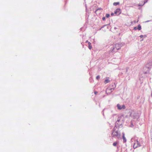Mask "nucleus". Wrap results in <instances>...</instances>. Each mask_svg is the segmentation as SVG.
Returning a JSON list of instances; mask_svg holds the SVG:
<instances>
[{
    "instance_id": "nucleus-1",
    "label": "nucleus",
    "mask_w": 152,
    "mask_h": 152,
    "mask_svg": "<svg viewBox=\"0 0 152 152\" xmlns=\"http://www.w3.org/2000/svg\"><path fill=\"white\" fill-rule=\"evenodd\" d=\"M124 117L123 115L119 116L115 124V127L119 128L124 123Z\"/></svg>"
},
{
    "instance_id": "nucleus-2",
    "label": "nucleus",
    "mask_w": 152,
    "mask_h": 152,
    "mask_svg": "<svg viewBox=\"0 0 152 152\" xmlns=\"http://www.w3.org/2000/svg\"><path fill=\"white\" fill-rule=\"evenodd\" d=\"M121 48L120 47L119 44H118V43H116L113 46L111 47L110 50V52L115 53L116 51V50H115V49H116V50H119Z\"/></svg>"
},
{
    "instance_id": "nucleus-3",
    "label": "nucleus",
    "mask_w": 152,
    "mask_h": 152,
    "mask_svg": "<svg viewBox=\"0 0 152 152\" xmlns=\"http://www.w3.org/2000/svg\"><path fill=\"white\" fill-rule=\"evenodd\" d=\"M112 135L113 137L119 138L121 136V134L117 131H116L115 132H112Z\"/></svg>"
},
{
    "instance_id": "nucleus-4",
    "label": "nucleus",
    "mask_w": 152,
    "mask_h": 152,
    "mask_svg": "<svg viewBox=\"0 0 152 152\" xmlns=\"http://www.w3.org/2000/svg\"><path fill=\"white\" fill-rule=\"evenodd\" d=\"M151 69V67L145 66L143 68V72L145 74L149 73Z\"/></svg>"
},
{
    "instance_id": "nucleus-5",
    "label": "nucleus",
    "mask_w": 152,
    "mask_h": 152,
    "mask_svg": "<svg viewBox=\"0 0 152 152\" xmlns=\"http://www.w3.org/2000/svg\"><path fill=\"white\" fill-rule=\"evenodd\" d=\"M117 107L118 109V110H121L122 109H124L126 108V106L124 105H121L119 104H117Z\"/></svg>"
},
{
    "instance_id": "nucleus-6",
    "label": "nucleus",
    "mask_w": 152,
    "mask_h": 152,
    "mask_svg": "<svg viewBox=\"0 0 152 152\" xmlns=\"http://www.w3.org/2000/svg\"><path fill=\"white\" fill-rule=\"evenodd\" d=\"M136 143H134L133 148L134 149H135L138 147H140L141 146V144L138 141H137V145H136Z\"/></svg>"
},
{
    "instance_id": "nucleus-7",
    "label": "nucleus",
    "mask_w": 152,
    "mask_h": 152,
    "mask_svg": "<svg viewBox=\"0 0 152 152\" xmlns=\"http://www.w3.org/2000/svg\"><path fill=\"white\" fill-rule=\"evenodd\" d=\"M121 13V9L120 8L117 9L114 11V13L117 15H119Z\"/></svg>"
},
{
    "instance_id": "nucleus-8",
    "label": "nucleus",
    "mask_w": 152,
    "mask_h": 152,
    "mask_svg": "<svg viewBox=\"0 0 152 152\" xmlns=\"http://www.w3.org/2000/svg\"><path fill=\"white\" fill-rule=\"evenodd\" d=\"M122 138L123 140V143H125L126 141V137H125V134L124 132L122 133Z\"/></svg>"
},
{
    "instance_id": "nucleus-9",
    "label": "nucleus",
    "mask_w": 152,
    "mask_h": 152,
    "mask_svg": "<svg viewBox=\"0 0 152 152\" xmlns=\"http://www.w3.org/2000/svg\"><path fill=\"white\" fill-rule=\"evenodd\" d=\"M109 77H106V79L104 81V83L105 84H106L110 82V80L109 79Z\"/></svg>"
},
{
    "instance_id": "nucleus-10",
    "label": "nucleus",
    "mask_w": 152,
    "mask_h": 152,
    "mask_svg": "<svg viewBox=\"0 0 152 152\" xmlns=\"http://www.w3.org/2000/svg\"><path fill=\"white\" fill-rule=\"evenodd\" d=\"M88 48L89 49L91 50L92 48V46L91 45V43L90 42H88Z\"/></svg>"
},
{
    "instance_id": "nucleus-11",
    "label": "nucleus",
    "mask_w": 152,
    "mask_h": 152,
    "mask_svg": "<svg viewBox=\"0 0 152 152\" xmlns=\"http://www.w3.org/2000/svg\"><path fill=\"white\" fill-rule=\"evenodd\" d=\"M102 9L101 8H98L96 9V11H95V13L96 14H97V13H96L97 12H98V13H99V12H98V11L99 10H101Z\"/></svg>"
},
{
    "instance_id": "nucleus-12",
    "label": "nucleus",
    "mask_w": 152,
    "mask_h": 152,
    "mask_svg": "<svg viewBox=\"0 0 152 152\" xmlns=\"http://www.w3.org/2000/svg\"><path fill=\"white\" fill-rule=\"evenodd\" d=\"M118 43V44H119L120 47H121V48L124 45V43H123V42H121V43Z\"/></svg>"
},
{
    "instance_id": "nucleus-13",
    "label": "nucleus",
    "mask_w": 152,
    "mask_h": 152,
    "mask_svg": "<svg viewBox=\"0 0 152 152\" xmlns=\"http://www.w3.org/2000/svg\"><path fill=\"white\" fill-rule=\"evenodd\" d=\"M137 29L139 30H140L141 29V26L140 24L138 26Z\"/></svg>"
},
{
    "instance_id": "nucleus-14",
    "label": "nucleus",
    "mask_w": 152,
    "mask_h": 152,
    "mask_svg": "<svg viewBox=\"0 0 152 152\" xmlns=\"http://www.w3.org/2000/svg\"><path fill=\"white\" fill-rule=\"evenodd\" d=\"M119 4V2H115L113 3V5L114 6H116Z\"/></svg>"
},
{
    "instance_id": "nucleus-15",
    "label": "nucleus",
    "mask_w": 152,
    "mask_h": 152,
    "mask_svg": "<svg viewBox=\"0 0 152 152\" xmlns=\"http://www.w3.org/2000/svg\"><path fill=\"white\" fill-rule=\"evenodd\" d=\"M129 69V67H126V72H125V74H126L128 75V73H127V72H128V70Z\"/></svg>"
},
{
    "instance_id": "nucleus-16",
    "label": "nucleus",
    "mask_w": 152,
    "mask_h": 152,
    "mask_svg": "<svg viewBox=\"0 0 152 152\" xmlns=\"http://www.w3.org/2000/svg\"><path fill=\"white\" fill-rule=\"evenodd\" d=\"M118 142H115L113 143V145L114 146H116Z\"/></svg>"
},
{
    "instance_id": "nucleus-17",
    "label": "nucleus",
    "mask_w": 152,
    "mask_h": 152,
    "mask_svg": "<svg viewBox=\"0 0 152 152\" xmlns=\"http://www.w3.org/2000/svg\"><path fill=\"white\" fill-rule=\"evenodd\" d=\"M110 15L109 14H106V17L107 18H108L110 17Z\"/></svg>"
},
{
    "instance_id": "nucleus-18",
    "label": "nucleus",
    "mask_w": 152,
    "mask_h": 152,
    "mask_svg": "<svg viewBox=\"0 0 152 152\" xmlns=\"http://www.w3.org/2000/svg\"><path fill=\"white\" fill-rule=\"evenodd\" d=\"M100 77L99 76V75H97L96 77V79L97 80H99V79H100Z\"/></svg>"
},
{
    "instance_id": "nucleus-19",
    "label": "nucleus",
    "mask_w": 152,
    "mask_h": 152,
    "mask_svg": "<svg viewBox=\"0 0 152 152\" xmlns=\"http://www.w3.org/2000/svg\"><path fill=\"white\" fill-rule=\"evenodd\" d=\"M114 89V88H111L110 89V90L111 91V92H112L113 91Z\"/></svg>"
},
{
    "instance_id": "nucleus-20",
    "label": "nucleus",
    "mask_w": 152,
    "mask_h": 152,
    "mask_svg": "<svg viewBox=\"0 0 152 152\" xmlns=\"http://www.w3.org/2000/svg\"><path fill=\"white\" fill-rule=\"evenodd\" d=\"M115 127H115V126L114 128H113V129L112 130V132H115Z\"/></svg>"
},
{
    "instance_id": "nucleus-21",
    "label": "nucleus",
    "mask_w": 152,
    "mask_h": 152,
    "mask_svg": "<svg viewBox=\"0 0 152 152\" xmlns=\"http://www.w3.org/2000/svg\"><path fill=\"white\" fill-rule=\"evenodd\" d=\"M133 126H134V125H133V124L132 123H131L130 126V127H133Z\"/></svg>"
},
{
    "instance_id": "nucleus-22",
    "label": "nucleus",
    "mask_w": 152,
    "mask_h": 152,
    "mask_svg": "<svg viewBox=\"0 0 152 152\" xmlns=\"http://www.w3.org/2000/svg\"><path fill=\"white\" fill-rule=\"evenodd\" d=\"M133 29H134V30H136L137 29V27L136 26Z\"/></svg>"
},
{
    "instance_id": "nucleus-23",
    "label": "nucleus",
    "mask_w": 152,
    "mask_h": 152,
    "mask_svg": "<svg viewBox=\"0 0 152 152\" xmlns=\"http://www.w3.org/2000/svg\"><path fill=\"white\" fill-rule=\"evenodd\" d=\"M108 25V24H107V25H104L102 27H101V28H103L104 27H105V26H107V25Z\"/></svg>"
},
{
    "instance_id": "nucleus-24",
    "label": "nucleus",
    "mask_w": 152,
    "mask_h": 152,
    "mask_svg": "<svg viewBox=\"0 0 152 152\" xmlns=\"http://www.w3.org/2000/svg\"><path fill=\"white\" fill-rule=\"evenodd\" d=\"M144 36L143 35H141L140 36V38H142Z\"/></svg>"
},
{
    "instance_id": "nucleus-25",
    "label": "nucleus",
    "mask_w": 152,
    "mask_h": 152,
    "mask_svg": "<svg viewBox=\"0 0 152 152\" xmlns=\"http://www.w3.org/2000/svg\"><path fill=\"white\" fill-rule=\"evenodd\" d=\"M148 0H145L144 1V4L148 2Z\"/></svg>"
},
{
    "instance_id": "nucleus-26",
    "label": "nucleus",
    "mask_w": 152,
    "mask_h": 152,
    "mask_svg": "<svg viewBox=\"0 0 152 152\" xmlns=\"http://www.w3.org/2000/svg\"><path fill=\"white\" fill-rule=\"evenodd\" d=\"M102 19L104 21L105 20V18L104 17L102 18Z\"/></svg>"
},
{
    "instance_id": "nucleus-27",
    "label": "nucleus",
    "mask_w": 152,
    "mask_h": 152,
    "mask_svg": "<svg viewBox=\"0 0 152 152\" xmlns=\"http://www.w3.org/2000/svg\"><path fill=\"white\" fill-rule=\"evenodd\" d=\"M97 93H98L96 91H95L94 92V93L95 94H96Z\"/></svg>"
},
{
    "instance_id": "nucleus-28",
    "label": "nucleus",
    "mask_w": 152,
    "mask_h": 152,
    "mask_svg": "<svg viewBox=\"0 0 152 152\" xmlns=\"http://www.w3.org/2000/svg\"><path fill=\"white\" fill-rule=\"evenodd\" d=\"M111 16H113L114 15V13L113 12H112L111 14Z\"/></svg>"
},
{
    "instance_id": "nucleus-29",
    "label": "nucleus",
    "mask_w": 152,
    "mask_h": 152,
    "mask_svg": "<svg viewBox=\"0 0 152 152\" xmlns=\"http://www.w3.org/2000/svg\"><path fill=\"white\" fill-rule=\"evenodd\" d=\"M143 36H144L143 37L144 38H145L147 37V35H143Z\"/></svg>"
},
{
    "instance_id": "nucleus-30",
    "label": "nucleus",
    "mask_w": 152,
    "mask_h": 152,
    "mask_svg": "<svg viewBox=\"0 0 152 152\" xmlns=\"http://www.w3.org/2000/svg\"><path fill=\"white\" fill-rule=\"evenodd\" d=\"M150 21H151V20H148V21H145V22H150Z\"/></svg>"
},
{
    "instance_id": "nucleus-31",
    "label": "nucleus",
    "mask_w": 152,
    "mask_h": 152,
    "mask_svg": "<svg viewBox=\"0 0 152 152\" xmlns=\"http://www.w3.org/2000/svg\"><path fill=\"white\" fill-rule=\"evenodd\" d=\"M115 86V83H114V84H113V85L112 86Z\"/></svg>"
},
{
    "instance_id": "nucleus-32",
    "label": "nucleus",
    "mask_w": 152,
    "mask_h": 152,
    "mask_svg": "<svg viewBox=\"0 0 152 152\" xmlns=\"http://www.w3.org/2000/svg\"><path fill=\"white\" fill-rule=\"evenodd\" d=\"M110 27V26H107V28H109Z\"/></svg>"
},
{
    "instance_id": "nucleus-33",
    "label": "nucleus",
    "mask_w": 152,
    "mask_h": 152,
    "mask_svg": "<svg viewBox=\"0 0 152 152\" xmlns=\"http://www.w3.org/2000/svg\"><path fill=\"white\" fill-rule=\"evenodd\" d=\"M104 109L103 110V111H102V112H103V115L104 116V113L103 111H104Z\"/></svg>"
},
{
    "instance_id": "nucleus-34",
    "label": "nucleus",
    "mask_w": 152,
    "mask_h": 152,
    "mask_svg": "<svg viewBox=\"0 0 152 152\" xmlns=\"http://www.w3.org/2000/svg\"><path fill=\"white\" fill-rule=\"evenodd\" d=\"M88 42H89L88 40H86V43H87V42H88Z\"/></svg>"
},
{
    "instance_id": "nucleus-35",
    "label": "nucleus",
    "mask_w": 152,
    "mask_h": 152,
    "mask_svg": "<svg viewBox=\"0 0 152 152\" xmlns=\"http://www.w3.org/2000/svg\"><path fill=\"white\" fill-rule=\"evenodd\" d=\"M114 29H117V28L116 27H115L114 28Z\"/></svg>"
},
{
    "instance_id": "nucleus-36",
    "label": "nucleus",
    "mask_w": 152,
    "mask_h": 152,
    "mask_svg": "<svg viewBox=\"0 0 152 152\" xmlns=\"http://www.w3.org/2000/svg\"><path fill=\"white\" fill-rule=\"evenodd\" d=\"M102 28H99V30H101L102 29Z\"/></svg>"
},
{
    "instance_id": "nucleus-37",
    "label": "nucleus",
    "mask_w": 152,
    "mask_h": 152,
    "mask_svg": "<svg viewBox=\"0 0 152 152\" xmlns=\"http://www.w3.org/2000/svg\"><path fill=\"white\" fill-rule=\"evenodd\" d=\"M143 39H142L141 40V41H143Z\"/></svg>"
},
{
    "instance_id": "nucleus-38",
    "label": "nucleus",
    "mask_w": 152,
    "mask_h": 152,
    "mask_svg": "<svg viewBox=\"0 0 152 152\" xmlns=\"http://www.w3.org/2000/svg\"><path fill=\"white\" fill-rule=\"evenodd\" d=\"M90 82L91 83L92 82V81L91 80H90Z\"/></svg>"
},
{
    "instance_id": "nucleus-39",
    "label": "nucleus",
    "mask_w": 152,
    "mask_h": 152,
    "mask_svg": "<svg viewBox=\"0 0 152 152\" xmlns=\"http://www.w3.org/2000/svg\"><path fill=\"white\" fill-rule=\"evenodd\" d=\"M151 96H152V92H151Z\"/></svg>"
}]
</instances>
